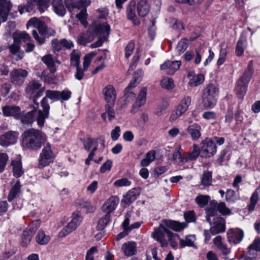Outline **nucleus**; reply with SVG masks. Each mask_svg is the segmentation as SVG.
Masks as SVG:
<instances>
[{
	"label": "nucleus",
	"mask_w": 260,
	"mask_h": 260,
	"mask_svg": "<svg viewBox=\"0 0 260 260\" xmlns=\"http://www.w3.org/2000/svg\"><path fill=\"white\" fill-rule=\"evenodd\" d=\"M8 156L6 153H0V172L4 171L8 160Z\"/></svg>",
	"instance_id": "55"
},
{
	"label": "nucleus",
	"mask_w": 260,
	"mask_h": 260,
	"mask_svg": "<svg viewBox=\"0 0 260 260\" xmlns=\"http://www.w3.org/2000/svg\"><path fill=\"white\" fill-rule=\"evenodd\" d=\"M161 86L167 90H170L174 88V81L172 79L169 77L164 78L160 81Z\"/></svg>",
	"instance_id": "44"
},
{
	"label": "nucleus",
	"mask_w": 260,
	"mask_h": 260,
	"mask_svg": "<svg viewBox=\"0 0 260 260\" xmlns=\"http://www.w3.org/2000/svg\"><path fill=\"white\" fill-rule=\"evenodd\" d=\"M258 200V194L257 190L254 191L251 198L250 203L248 205V209L250 211H253Z\"/></svg>",
	"instance_id": "52"
},
{
	"label": "nucleus",
	"mask_w": 260,
	"mask_h": 260,
	"mask_svg": "<svg viewBox=\"0 0 260 260\" xmlns=\"http://www.w3.org/2000/svg\"><path fill=\"white\" fill-rule=\"evenodd\" d=\"M212 173L204 171L201 177V184L205 186H209L212 184Z\"/></svg>",
	"instance_id": "39"
},
{
	"label": "nucleus",
	"mask_w": 260,
	"mask_h": 260,
	"mask_svg": "<svg viewBox=\"0 0 260 260\" xmlns=\"http://www.w3.org/2000/svg\"><path fill=\"white\" fill-rule=\"evenodd\" d=\"M76 72L74 75L75 78L78 80H81L83 79L84 76V72L86 70H84V69H82L80 66L76 67Z\"/></svg>",
	"instance_id": "62"
},
{
	"label": "nucleus",
	"mask_w": 260,
	"mask_h": 260,
	"mask_svg": "<svg viewBox=\"0 0 260 260\" xmlns=\"http://www.w3.org/2000/svg\"><path fill=\"white\" fill-rule=\"evenodd\" d=\"M210 200V197L207 195H199L195 199L196 202L200 207H204Z\"/></svg>",
	"instance_id": "50"
},
{
	"label": "nucleus",
	"mask_w": 260,
	"mask_h": 260,
	"mask_svg": "<svg viewBox=\"0 0 260 260\" xmlns=\"http://www.w3.org/2000/svg\"><path fill=\"white\" fill-rule=\"evenodd\" d=\"M138 195V190L136 188H133L123 197L122 202L126 205H129L136 200Z\"/></svg>",
	"instance_id": "26"
},
{
	"label": "nucleus",
	"mask_w": 260,
	"mask_h": 260,
	"mask_svg": "<svg viewBox=\"0 0 260 260\" xmlns=\"http://www.w3.org/2000/svg\"><path fill=\"white\" fill-rule=\"evenodd\" d=\"M168 233V237L167 242L168 241L172 247L173 248H176L178 245V241H180V238L177 234L173 233L171 232Z\"/></svg>",
	"instance_id": "37"
},
{
	"label": "nucleus",
	"mask_w": 260,
	"mask_h": 260,
	"mask_svg": "<svg viewBox=\"0 0 260 260\" xmlns=\"http://www.w3.org/2000/svg\"><path fill=\"white\" fill-rule=\"evenodd\" d=\"M20 183L19 181L12 187L10 189L8 196V200L9 202L12 201L15 198H16L20 193Z\"/></svg>",
	"instance_id": "33"
},
{
	"label": "nucleus",
	"mask_w": 260,
	"mask_h": 260,
	"mask_svg": "<svg viewBox=\"0 0 260 260\" xmlns=\"http://www.w3.org/2000/svg\"><path fill=\"white\" fill-rule=\"evenodd\" d=\"M252 73V61H250L247 70L237 82L236 91L239 99H242L245 94Z\"/></svg>",
	"instance_id": "4"
},
{
	"label": "nucleus",
	"mask_w": 260,
	"mask_h": 260,
	"mask_svg": "<svg viewBox=\"0 0 260 260\" xmlns=\"http://www.w3.org/2000/svg\"><path fill=\"white\" fill-rule=\"evenodd\" d=\"M118 203L119 199L117 197L111 196L105 202L102 210L107 214H110L116 209Z\"/></svg>",
	"instance_id": "17"
},
{
	"label": "nucleus",
	"mask_w": 260,
	"mask_h": 260,
	"mask_svg": "<svg viewBox=\"0 0 260 260\" xmlns=\"http://www.w3.org/2000/svg\"><path fill=\"white\" fill-rule=\"evenodd\" d=\"M216 213L217 210L215 209V208L211 207L207 209L206 219L207 221L210 223V224H211L212 222L211 217H214Z\"/></svg>",
	"instance_id": "60"
},
{
	"label": "nucleus",
	"mask_w": 260,
	"mask_h": 260,
	"mask_svg": "<svg viewBox=\"0 0 260 260\" xmlns=\"http://www.w3.org/2000/svg\"><path fill=\"white\" fill-rule=\"evenodd\" d=\"M13 175L17 178L22 175L24 172L22 170V162L19 159H16L11 161Z\"/></svg>",
	"instance_id": "27"
},
{
	"label": "nucleus",
	"mask_w": 260,
	"mask_h": 260,
	"mask_svg": "<svg viewBox=\"0 0 260 260\" xmlns=\"http://www.w3.org/2000/svg\"><path fill=\"white\" fill-rule=\"evenodd\" d=\"M41 60L49 69L53 68L55 66V61L53 60L52 55L47 54L42 57Z\"/></svg>",
	"instance_id": "49"
},
{
	"label": "nucleus",
	"mask_w": 260,
	"mask_h": 260,
	"mask_svg": "<svg viewBox=\"0 0 260 260\" xmlns=\"http://www.w3.org/2000/svg\"><path fill=\"white\" fill-rule=\"evenodd\" d=\"M78 226L79 225L75 224V223L71 220L59 232L58 235L59 238L66 237L67 235L75 230Z\"/></svg>",
	"instance_id": "32"
},
{
	"label": "nucleus",
	"mask_w": 260,
	"mask_h": 260,
	"mask_svg": "<svg viewBox=\"0 0 260 260\" xmlns=\"http://www.w3.org/2000/svg\"><path fill=\"white\" fill-rule=\"evenodd\" d=\"M71 96V92L69 90H63L59 91V100L63 102L68 100Z\"/></svg>",
	"instance_id": "61"
},
{
	"label": "nucleus",
	"mask_w": 260,
	"mask_h": 260,
	"mask_svg": "<svg viewBox=\"0 0 260 260\" xmlns=\"http://www.w3.org/2000/svg\"><path fill=\"white\" fill-rule=\"evenodd\" d=\"M191 102V98L189 96H185L180 102L179 105L177 107L170 117V120L174 121L181 116L188 110L189 106Z\"/></svg>",
	"instance_id": "9"
},
{
	"label": "nucleus",
	"mask_w": 260,
	"mask_h": 260,
	"mask_svg": "<svg viewBox=\"0 0 260 260\" xmlns=\"http://www.w3.org/2000/svg\"><path fill=\"white\" fill-rule=\"evenodd\" d=\"M45 88L42 87V84L36 80H32L29 82L25 88V92L26 95L30 100H31L37 106L39 103L37 100L43 95Z\"/></svg>",
	"instance_id": "3"
},
{
	"label": "nucleus",
	"mask_w": 260,
	"mask_h": 260,
	"mask_svg": "<svg viewBox=\"0 0 260 260\" xmlns=\"http://www.w3.org/2000/svg\"><path fill=\"white\" fill-rule=\"evenodd\" d=\"M82 219V217L78 211H76L73 213L72 219L71 220L73 221L75 224L79 225Z\"/></svg>",
	"instance_id": "63"
},
{
	"label": "nucleus",
	"mask_w": 260,
	"mask_h": 260,
	"mask_svg": "<svg viewBox=\"0 0 260 260\" xmlns=\"http://www.w3.org/2000/svg\"><path fill=\"white\" fill-rule=\"evenodd\" d=\"M181 64V62L179 60H168L161 65L160 70L166 71V73L169 75H173L179 70Z\"/></svg>",
	"instance_id": "16"
},
{
	"label": "nucleus",
	"mask_w": 260,
	"mask_h": 260,
	"mask_svg": "<svg viewBox=\"0 0 260 260\" xmlns=\"http://www.w3.org/2000/svg\"><path fill=\"white\" fill-rule=\"evenodd\" d=\"M54 155L51 149V145L47 143L43 149L40 155L38 168L42 169L52 162Z\"/></svg>",
	"instance_id": "10"
},
{
	"label": "nucleus",
	"mask_w": 260,
	"mask_h": 260,
	"mask_svg": "<svg viewBox=\"0 0 260 260\" xmlns=\"http://www.w3.org/2000/svg\"><path fill=\"white\" fill-rule=\"evenodd\" d=\"M18 133L16 132L9 131L0 136V145L8 147L16 143Z\"/></svg>",
	"instance_id": "13"
},
{
	"label": "nucleus",
	"mask_w": 260,
	"mask_h": 260,
	"mask_svg": "<svg viewBox=\"0 0 260 260\" xmlns=\"http://www.w3.org/2000/svg\"><path fill=\"white\" fill-rule=\"evenodd\" d=\"M246 41L244 38H240L238 41L236 49V54L237 56H241L243 54L246 48Z\"/></svg>",
	"instance_id": "41"
},
{
	"label": "nucleus",
	"mask_w": 260,
	"mask_h": 260,
	"mask_svg": "<svg viewBox=\"0 0 260 260\" xmlns=\"http://www.w3.org/2000/svg\"><path fill=\"white\" fill-rule=\"evenodd\" d=\"M226 46L225 45L224 43L221 44V45H220V52L219 58L217 62V64L219 66L222 64L225 61V56L227 54V51L226 50Z\"/></svg>",
	"instance_id": "43"
},
{
	"label": "nucleus",
	"mask_w": 260,
	"mask_h": 260,
	"mask_svg": "<svg viewBox=\"0 0 260 260\" xmlns=\"http://www.w3.org/2000/svg\"><path fill=\"white\" fill-rule=\"evenodd\" d=\"M218 90L214 84H209L203 90L202 94L203 103L206 108H212L216 103L215 98Z\"/></svg>",
	"instance_id": "5"
},
{
	"label": "nucleus",
	"mask_w": 260,
	"mask_h": 260,
	"mask_svg": "<svg viewBox=\"0 0 260 260\" xmlns=\"http://www.w3.org/2000/svg\"><path fill=\"white\" fill-rule=\"evenodd\" d=\"M248 250L252 252L260 251V238H256L253 242L249 246Z\"/></svg>",
	"instance_id": "53"
},
{
	"label": "nucleus",
	"mask_w": 260,
	"mask_h": 260,
	"mask_svg": "<svg viewBox=\"0 0 260 260\" xmlns=\"http://www.w3.org/2000/svg\"><path fill=\"white\" fill-rule=\"evenodd\" d=\"M188 47V40L186 39H181L178 43L176 50L179 54L184 52Z\"/></svg>",
	"instance_id": "47"
},
{
	"label": "nucleus",
	"mask_w": 260,
	"mask_h": 260,
	"mask_svg": "<svg viewBox=\"0 0 260 260\" xmlns=\"http://www.w3.org/2000/svg\"><path fill=\"white\" fill-rule=\"evenodd\" d=\"M243 238V232L240 229H232L228 232V241L230 243L238 244L242 241Z\"/></svg>",
	"instance_id": "20"
},
{
	"label": "nucleus",
	"mask_w": 260,
	"mask_h": 260,
	"mask_svg": "<svg viewBox=\"0 0 260 260\" xmlns=\"http://www.w3.org/2000/svg\"><path fill=\"white\" fill-rule=\"evenodd\" d=\"M37 115V110L34 109L33 110L25 113L22 112L20 113V117L19 119L21 120V122L24 124L29 125L32 124L36 119Z\"/></svg>",
	"instance_id": "25"
},
{
	"label": "nucleus",
	"mask_w": 260,
	"mask_h": 260,
	"mask_svg": "<svg viewBox=\"0 0 260 260\" xmlns=\"http://www.w3.org/2000/svg\"><path fill=\"white\" fill-rule=\"evenodd\" d=\"M149 11V5L147 1L144 0L140 1L137 5V12L141 17L146 16Z\"/></svg>",
	"instance_id": "31"
},
{
	"label": "nucleus",
	"mask_w": 260,
	"mask_h": 260,
	"mask_svg": "<svg viewBox=\"0 0 260 260\" xmlns=\"http://www.w3.org/2000/svg\"><path fill=\"white\" fill-rule=\"evenodd\" d=\"M36 3L40 13H43L49 6L50 0H32Z\"/></svg>",
	"instance_id": "45"
},
{
	"label": "nucleus",
	"mask_w": 260,
	"mask_h": 260,
	"mask_svg": "<svg viewBox=\"0 0 260 260\" xmlns=\"http://www.w3.org/2000/svg\"><path fill=\"white\" fill-rule=\"evenodd\" d=\"M103 93L106 102L111 105H113L116 101V94L114 87L111 85L106 86L103 89Z\"/></svg>",
	"instance_id": "19"
},
{
	"label": "nucleus",
	"mask_w": 260,
	"mask_h": 260,
	"mask_svg": "<svg viewBox=\"0 0 260 260\" xmlns=\"http://www.w3.org/2000/svg\"><path fill=\"white\" fill-rule=\"evenodd\" d=\"M146 94H147V88L146 87H143L139 94L138 97L133 105L131 112L135 113L138 111L139 109L146 102Z\"/></svg>",
	"instance_id": "18"
},
{
	"label": "nucleus",
	"mask_w": 260,
	"mask_h": 260,
	"mask_svg": "<svg viewBox=\"0 0 260 260\" xmlns=\"http://www.w3.org/2000/svg\"><path fill=\"white\" fill-rule=\"evenodd\" d=\"M28 72L22 69H15L10 73V80L12 83L22 85L28 76Z\"/></svg>",
	"instance_id": "12"
},
{
	"label": "nucleus",
	"mask_w": 260,
	"mask_h": 260,
	"mask_svg": "<svg viewBox=\"0 0 260 260\" xmlns=\"http://www.w3.org/2000/svg\"><path fill=\"white\" fill-rule=\"evenodd\" d=\"M96 53L94 52H92L84 57L83 61V69L84 70H87L92 59L96 55Z\"/></svg>",
	"instance_id": "51"
},
{
	"label": "nucleus",
	"mask_w": 260,
	"mask_h": 260,
	"mask_svg": "<svg viewBox=\"0 0 260 260\" xmlns=\"http://www.w3.org/2000/svg\"><path fill=\"white\" fill-rule=\"evenodd\" d=\"M26 26L27 27L32 26L38 29L40 35L44 36L45 37H49L54 36L56 34L54 29L47 27L46 24L43 21H40L35 17L29 19Z\"/></svg>",
	"instance_id": "6"
},
{
	"label": "nucleus",
	"mask_w": 260,
	"mask_h": 260,
	"mask_svg": "<svg viewBox=\"0 0 260 260\" xmlns=\"http://www.w3.org/2000/svg\"><path fill=\"white\" fill-rule=\"evenodd\" d=\"M3 112L6 116H13L16 119L20 117V108L18 106H6L3 108Z\"/></svg>",
	"instance_id": "24"
},
{
	"label": "nucleus",
	"mask_w": 260,
	"mask_h": 260,
	"mask_svg": "<svg viewBox=\"0 0 260 260\" xmlns=\"http://www.w3.org/2000/svg\"><path fill=\"white\" fill-rule=\"evenodd\" d=\"M111 215L107 214L100 219L98 222L97 228L99 230H103L107 226L110 221Z\"/></svg>",
	"instance_id": "46"
},
{
	"label": "nucleus",
	"mask_w": 260,
	"mask_h": 260,
	"mask_svg": "<svg viewBox=\"0 0 260 260\" xmlns=\"http://www.w3.org/2000/svg\"><path fill=\"white\" fill-rule=\"evenodd\" d=\"M163 224H160L159 226L154 229L152 233V238L156 241L159 242L162 247H166L168 245L166 236L168 237V233H170L168 228H170L176 232H179L183 230L187 225L186 223H180L176 221L170 220H164Z\"/></svg>",
	"instance_id": "1"
},
{
	"label": "nucleus",
	"mask_w": 260,
	"mask_h": 260,
	"mask_svg": "<svg viewBox=\"0 0 260 260\" xmlns=\"http://www.w3.org/2000/svg\"><path fill=\"white\" fill-rule=\"evenodd\" d=\"M14 42L13 44L9 47L10 52L13 54H16L20 50V44L21 41H28L30 37L28 34L24 31H16L13 34Z\"/></svg>",
	"instance_id": "8"
},
{
	"label": "nucleus",
	"mask_w": 260,
	"mask_h": 260,
	"mask_svg": "<svg viewBox=\"0 0 260 260\" xmlns=\"http://www.w3.org/2000/svg\"><path fill=\"white\" fill-rule=\"evenodd\" d=\"M91 27L95 34L99 37L107 38L109 35L110 26L107 23L94 22Z\"/></svg>",
	"instance_id": "14"
},
{
	"label": "nucleus",
	"mask_w": 260,
	"mask_h": 260,
	"mask_svg": "<svg viewBox=\"0 0 260 260\" xmlns=\"http://www.w3.org/2000/svg\"><path fill=\"white\" fill-rule=\"evenodd\" d=\"M32 35L34 39L40 45H42L44 43L45 41L44 36H42L41 35H39L36 30H33L32 31Z\"/></svg>",
	"instance_id": "64"
},
{
	"label": "nucleus",
	"mask_w": 260,
	"mask_h": 260,
	"mask_svg": "<svg viewBox=\"0 0 260 260\" xmlns=\"http://www.w3.org/2000/svg\"><path fill=\"white\" fill-rule=\"evenodd\" d=\"M140 79L137 78L136 77H134L133 80L131 81L128 86L125 89V95L127 96H131V95L134 96V93L131 92V90L132 88L135 87L137 84L140 82Z\"/></svg>",
	"instance_id": "42"
},
{
	"label": "nucleus",
	"mask_w": 260,
	"mask_h": 260,
	"mask_svg": "<svg viewBox=\"0 0 260 260\" xmlns=\"http://www.w3.org/2000/svg\"><path fill=\"white\" fill-rule=\"evenodd\" d=\"M196 240L194 236L190 235L186 236L185 239L180 240V245L182 247L185 246L194 247V242Z\"/></svg>",
	"instance_id": "36"
},
{
	"label": "nucleus",
	"mask_w": 260,
	"mask_h": 260,
	"mask_svg": "<svg viewBox=\"0 0 260 260\" xmlns=\"http://www.w3.org/2000/svg\"><path fill=\"white\" fill-rule=\"evenodd\" d=\"M46 140V135L44 133L37 129L29 128L22 135V145L26 149L38 150Z\"/></svg>",
	"instance_id": "2"
},
{
	"label": "nucleus",
	"mask_w": 260,
	"mask_h": 260,
	"mask_svg": "<svg viewBox=\"0 0 260 260\" xmlns=\"http://www.w3.org/2000/svg\"><path fill=\"white\" fill-rule=\"evenodd\" d=\"M45 98L49 99L52 100L58 101L59 100V91L47 90L45 92Z\"/></svg>",
	"instance_id": "54"
},
{
	"label": "nucleus",
	"mask_w": 260,
	"mask_h": 260,
	"mask_svg": "<svg viewBox=\"0 0 260 260\" xmlns=\"http://www.w3.org/2000/svg\"><path fill=\"white\" fill-rule=\"evenodd\" d=\"M52 7L55 13L59 16H63L66 14V9L63 0H53Z\"/></svg>",
	"instance_id": "29"
},
{
	"label": "nucleus",
	"mask_w": 260,
	"mask_h": 260,
	"mask_svg": "<svg viewBox=\"0 0 260 260\" xmlns=\"http://www.w3.org/2000/svg\"><path fill=\"white\" fill-rule=\"evenodd\" d=\"M136 3L131 1L126 9V16L128 20L132 21L135 25L140 24V21L137 18L136 15Z\"/></svg>",
	"instance_id": "22"
},
{
	"label": "nucleus",
	"mask_w": 260,
	"mask_h": 260,
	"mask_svg": "<svg viewBox=\"0 0 260 260\" xmlns=\"http://www.w3.org/2000/svg\"><path fill=\"white\" fill-rule=\"evenodd\" d=\"M36 120L39 127H42L44 125L45 121L48 117L49 114L43 112L42 110H37Z\"/></svg>",
	"instance_id": "40"
},
{
	"label": "nucleus",
	"mask_w": 260,
	"mask_h": 260,
	"mask_svg": "<svg viewBox=\"0 0 260 260\" xmlns=\"http://www.w3.org/2000/svg\"><path fill=\"white\" fill-rule=\"evenodd\" d=\"M201 154L199 146L196 144L192 145V151L190 152H187L184 154L183 161L185 163L189 161L196 160Z\"/></svg>",
	"instance_id": "23"
},
{
	"label": "nucleus",
	"mask_w": 260,
	"mask_h": 260,
	"mask_svg": "<svg viewBox=\"0 0 260 260\" xmlns=\"http://www.w3.org/2000/svg\"><path fill=\"white\" fill-rule=\"evenodd\" d=\"M78 3L76 4L74 7L80 9L81 10L78 14H76V17L79 20L81 23L86 27L88 23L87 22V14L86 13V7L90 4V0H78Z\"/></svg>",
	"instance_id": "11"
},
{
	"label": "nucleus",
	"mask_w": 260,
	"mask_h": 260,
	"mask_svg": "<svg viewBox=\"0 0 260 260\" xmlns=\"http://www.w3.org/2000/svg\"><path fill=\"white\" fill-rule=\"evenodd\" d=\"M210 228V232L212 235H216L225 231V220L220 217H216L213 219L212 224Z\"/></svg>",
	"instance_id": "15"
},
{
	"label": "nucleus",
	"mask_w": 260,
	"mask_h": 260,
	"mask_svg": "<svg viewBox=\"0 0 260 260\" xmlns=\"http://www.w3.org/2000/svg\"><path fill=\"white\" fill-rule=\"evenodd\" d=\"M135 47L134 42L133 41L129 42L126 45L125 48V56L126 58H128L133 53Z\"/></svg>",
	"instance_id": "59"
},
{
	"label": "nucleus",
	"mask_w": 260,
	"mask_h": 260,
	"mask_svg": "<svg viewBox=\"0 0 260 260\" xmlns=\"http://www.w3.org/2000/svg\"><path fill=\"white\" fill-rule=\"evenodd\" d=\"M84 149L88 152H94L97 150L98 143L96 140L91 138H87L83 142Z\"/></svg>",
	"instance_id": "30"
},
{
	"label": "nucleus",
	"mask_w": 260,
	"mask_h": 260,
	"mask_svg": "<svg viewBox=\"0 0 260 260\" xmlns=\"http://www.w3.org/2000/svg\"><path fill=\"white\" fill-rule=\"evenodd\" d=\"M217 210L222 215H229L231 213L230 210L228 208L224 203L220 202L216 206Z\"/></svg>",
	"instance_id": "56"
},
{
	"label": "nucleus",
	"mask_w": 260,
	"mask_h": 260,
	"mask_svg": "<svg viewBox=\"0 0 260 260\" xmlns=\"http://www.w3.org/2000/svg\"><path fill=\"white\" fill-rule=\"evenodd\" d=\"M122 249L125 256H132L136 252V243L133 242L125 243L122 245Z\"/></svg>",
	"instance_id": "28"
},
{
	"label": "nucleus",
	"mask_w": 260,
	"mask_h": 260,
	"mask_svg": "<svg viewBox=\"0 0 260 260\" xmlns=\"http://www.w3.org/2000/svg\"><path fill=\"white\" fill-rule=\"evenodd\" d=\"M201 155L203 158H210L216 153V146L215 142L209 138H206L201 143Z\"/></svg>",
	"instance_id": "7"
},
{
	"label": "nucleus",
	"mask_w": 260,
	"mask_h": 260,
	"mask_svg": "<svg viewBox=\"0 0 260 260\" xmlns=\"http://www.w3.org/2000/svg\"><path fill=\"white\" fill-rule=\"evenodd\" d=\"M201 126L198 123H193L187 128V132L193 141H197L201 137Z\"/></svg>",
	"instance_id": "21"
},
{
	"label": "nucleus",
	"mask_w": 260,
	"mask_h": 260,
	"mask_svg": "<svg viewBox=\"0 0 260 260\" xmlns=\"http://www.w3.org/2000/svg\"><path fill=\"white\" fill-rule=\"evenodd\" d=\"M62 46V40H58L54 39L52 41V48L54 52H58L61 50Z\"/></svg>",
	"instance_id": "57"
},
{
	"label": "nucleus",
	"mask_w": 260,
	"mask_h": 260,
	"mask_svg": "<svg viewBox=\"0 0 260 260\" xmlns=\"http://www.w3.org/2000/svg\"><path fill=\"white\" fill-rule=\"evenodd\" d=\"M131 184V182L126 178H123L115 181L114 185L116 187L128 186Z\"/></svg>",
	"instance_id": "58"
},
{
	"label": "nucleus",
	"mask_w": 260,
	"mask_h": 260,
	"mask_svg": "<svg viewBox=\"0 0 260 260\" xmlns=\"http://www.w3.org/2000/svg\"><path fill=\"white\" fill-rule=\"evenodd\" d=\"M34 232L30 229L24 231L22 236V244L23 246H26L31 241Z\"/></svg>",
	"instance_id": "38"
},
{
	"label": "nucleus",
	"mask_w": 260,
	"mask_h": 260,
	"mask_svg": "<svg viewBox=\"0 0 260 260\" xmlns=\"http://www.w3.org/2000/svg\"><path fill=\"white\" fill-rule=\"evenodd\" d=\"M50 236L45 234L43 231H39L36 236V241L40 245H45L50 241Z\"/></svg>",
	"instance_id": "35"
},
{
	"label": "nucleus",
	"mask_w": 260,
	"mask_h": 260,
	"mask_svg": "<svg viewBox=\"0 0 260 260\" xmlns=\"http://www.w3.org/2000/svg\"><path fill=\"white\" fill-rule=\"evenodd\" d=\"M204 76L202 74H199L193 76L189 81V84L191 86H197L203 82Z\"/></svg>",
	"instance_id": "48"
},
{
	"label": "nucleus",
	"mask_w": 260,
	"mask_h": 260,
	"mask_svg": "<svg viewBox=\"0 0 260 260\" xmlns=\"http://www.w3.org/2000/svg\"><path fill=\"white\" fill-rule=\"evenodd\" d=\"M81 53L78 50H73L70 54V66L74 67L79 66Z\"/></svg>",
	"instance_id": "34"
}]
</instances>
